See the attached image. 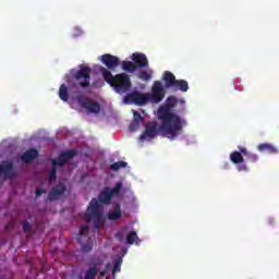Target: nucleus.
<instances>
[{"instance_id":"23","label":"nucleus","mask_w":279,"mask_h":279,"mask_svg":"<svg viewBox=\"0 0 279 279\" xmlns=\"http://www.w3.org/2000/svg\"><path fill=\"white\" fill-rule=\"evenodd\" d=\"M138 234H136V231H131L128 233L126 235V243L129 245H134V243H136V245H138Z\"/></svg>"},{"instance_id":"38","label":"nucleus","mask_w":279,"mask_h":279,"mask_svg":"<svg viewBox=\"0 0 279 279\" xmlns=\"http://www.w3.org/2000/svg\"><path fill=\"white\" fill-rule=\"evenodd\" d=\"M106 274H108V271H107V270H102V271H100V278H104V277L106 276Z\"/></svg>"},{"instance_id":"24","label":"nucleus","mask_w":279,"mask_h":279,"mask_svg":"<svg viewBox=\"0 0 279 279\" xmlns=\"http://www.w3.org/2000/svg\"><path fill=\"white\" fill-rule=\"evenodd\" d=\"M59 97L62 101H69V89L62 84L59 88Z\"/></svg>"},{"instance_id":"30","label":"nucleus","mask_w":279,"mask_h":279,"mask_svg":"<svg viewBox=\"0 0 279 279\" xmlns=\"http://www.w3.org/2000/svg\"><path fill=\"white\" fill-rule=\"evenodd\" d=\"M133 121L135 123H141L142 121H144V118L138 111H133Z\"/></svg>"},{"instance_id":"18","label":"nucleus","mask_w":279,"mask_h":279,"mask_svg":"<svg viewBox=\"0 0 279 279\" xmlns=\"http://www.w3.org/2000/svg\"><path fill=\"white\" fill-rule=\"evenodd\" d=\"M239 151H241V154L243 156H245L246 160L248 162H258V155L254 154V153H250L247 150V148L243 147V146H238Z\"/></svg>"},{"instance_id":"2","label":"nucleus","mask_w":279,"mask_h":279,"mask_svg":"<svg viewBox=\"0 0 279 279\" xmlns=\"http://www.w3.org/2000/svg\"><path fill=\"white\" fill-rule=\"evenodd\" d=\"M100 72L105 82L110 84L119 95H124V93L132 90V80H130V75L125 73L112 75V72L104 66L100 68Z\"/></svg>"},{"instance_id":"19","label":"nucleus","mask_w":279,"mask_h":279,"mask_svg":"<svg viewBox=\"0 0 279 279\" xmlns=\"http://www.w3.org/2000/svg\"><path fill=\"white\" fill-rule=\"evenodd\" d=\"M258 151L262 153H267V154H276L278 151V148H276V146L268 144V143H264V144H259L257 146Z\"/></svg>"},{"instance_id":"22","label":"nucleus","mask_w":279,"mask_h":279,"mask_svg":"<svg viewBox=\"0 0 279 279\" xmlns=\"http://www.w3.org/2000/svg\"><path fill=\"white\" fill-rule=\"evenodd\" d=\"M122 69L128 73H134V71H136L137 68H136V64L132 61H123Z\"/></svg>"},{"instance_id":"32","label":"nucleus","mask_w":279,"mask_h":279,"mask_svg":"<svg viewBox=\"0 0 279 279\" xmlns=\"http://www.w3.org/2000/svg\"><path fill=\"white\" fill-rule=\"evenodd\" d=\"M22 228L24 232L29 233L32 230V225H29V221H23Z\"/></svg>"},{"instance_id":"3","label":"nucleus","mask_w":279,"mask_h":279,"mask_svg":"<svg viewBox=\"0 0 279 279\" xmlns=\"http://www.w3.org/2000/svg\"><path fill=\"white\" fill-rule=\"evenodd\" d=\"M84 219L87 222L94 221V227L96 230L101 228V223H104V213L101 211V204H99L97 198H93L89 202Z\"/></svg>"},{"instance_id":"21","label":"nucleus","mask_w":279,"mask_h":279,"mask_svg":"<svg viewBox=\"0 0 279 279\" xmlns=\"http://www.w3.org/2000/svg\"><path fill=\"white\" fill-rule=\"evenodd\" d=\"M230 160L233 165H241L245 162V158H243L241 151L236 150L230 154Z\"/></svg>"},{"instance_id":"8","label":"nucleus","mask_w":279,"mask_h":279,"mask_svg":"<svg viewBox=\"0 0 279 279\" xmlns=\"http://www.w3.org/2000/svg\"><path fill=\"white\" fill-rule=\"evenodd\" d=\"M76 100L82 108L92 114H99V112H101V105L90 98L85 97L84 95L76 96Z\"/></svg>"},{"instance_id":"13","label":"nucleus","mask_w":279,"mask_h":279,"mask_svg":"<svg viewBox=\"0 0 279 279\" xmlns=\"http://www.w3.org/2000/svg\"><path fill=\"white\" fill-rule=\"evenodd\" d=\"M101 62L109 69V71H114V69L121 64V59L117 56L106 53L101 56Z\"/></svg>"},{"instance_id":"37","label":"nucleus","mask_w":279,"mask_h":279,"mask_svg":"<svg viewBox=\"0 0 279 279\" xmlns=\"http://www.w3.org/2000/svg\"><path fill=\"white\" fill-rule=\"evenodd\" d=\"M110 269H112V264H110V263H108V264H106V266H105V270H110Z\"/></svg>"},{"instance_id":"26","label":"nucleus","mask_w":279,"mask_h":279,"mask_svg":"<svg viewBox=\"0 0 279 279\" xmlns=\"http://www.w3.org/2000/svg\"><path fill=\"white\" fill-rule=\"evenodd\" d=\"M137 77L144 82H149V80H151V72L149 73L147 71H140Z\"/></svg>"},{"instance_id":"17","label":"nucleus","mask_w":279,"mask_h":279,"mask_svg":"<svg viewBox=\"0 0 279 279\" xmlns=\"http://www.w3.org/2000/svg\"><path fill=\"white\" fill-rule=\"evenodd\" d=\"M113 208L114 210L109 211L107 214L109 221H117L118 219H121V217L123 216V211H121V204L116 203L113 205Z\"/></svg>"},{"instance_id":"35","label":"nucleus","mask_w":279,"mask_h":279,"mask_svg":"<svg viewBox=\"0 0 279 279\" xmlns=\"http://www.w3.org/2000/svg\"><path fill=\"white\" fill-rule=\"evenodd\" d=\"M44 193H47V191L38 187L35 192V197H40V195H43Z\"/></svg>"},{"instance_id":"10","label":"nucleus","mask_w":279,"mask_h":279,"mask_svg":"<svg viewBox=\"0 0 279 279\" xmlns=\"http://www.w3.org/2000/svg\"><path fill=\"white\" fill-rule=\"evenodd\" d=\"M158 133L162 134V136H166L167 138V134H165L162 130H160V125L158 126L157 122L149 121L146 123L145 131L140 136V140L145 141L147 138H156L158 136Z\"/></svg>"},{"instance_id":"6","label":"nucleus","mask_w":279,"mask_h":279,"mask_svg":"<svg viewBox=\"0 0 279 279\" xmlns=\"http://www.w3.org/2000/svg\"><path fill=\"white\" fill-rule=\"evenodd\" d=\"M71 73L74 80L78 82L77 86H81V88H88L90 86V73H93L90 68L82 65L78 71H72Z\"/></svg>"},{"instance_id":"7","label":"nucleus","mask_w":279,"mask_h":279,"mask_svg":"<svg viewBox=\"0 0 279 279\" xmlns=\"http://www.w3.org/2000/svg\"><path fill=\"white\" fill-rule=\"evenodd\" d=\"M122 189H123V182L116 183L114 187L112 189L108 186L105 187L98 195V199L100 204H105L106 206H108V204L112 202V198L119 195V193H121Z\"/></svg>"},{"instance_id":"36","label":"nucleus","mask_w":279,"mask_h":279,"mask_svg":"<svg viewBox=\"0 0 279 279\" xmlns=\"http://www.w3.org/2000/svg\"><path fill=\"white\" fill-rule=\"evenodd\" d=\"M116 239H118V241H120V242H123V233L118 232V233L116 234Z\"/></svg>"},{"instance_id":"5","label":"nucleus","mask_w":279,"mask_h":279,"mask_svg":"<svg viewBox=\"0 0 279 279\" xmlns=\"http://www.w3.org/2000/svg\"><path fill=\"white\" fill-rule=\"evenodd\" d=\"M146 94L149 104H160L167 95V87L162 85V82L155 81L151 85L150 93Z\"/></svg>"},{"instance_id":"28","label":"nucleus","mask_w":279,"mask_h":279,"mask_svg":"<svg viewBox=\"0 0 279 279\" xmlns=\"http://www.w3.org/2000/svg\"><path fill=\"white\" fill-rule=\"evenodd\" d=\"M95 276H97V266H93L86 271L85 279H95Z\"/></svg>"},{"instance_id":"33","label":"nucleus","mask_w":279,"mask_h":279,"mask_svg":"<svg viewBox=\"0 0 279 279\" xmlns=\"http://www.w3.org/2000/svg\"><path fill=\"white\" fill-rule=\"evenodd\" d=\"M140 125H141V123L133 121V122L130 124V126H129L130 132H136V130H138Z\"/></svg>"},{"instance_id":"12","label":"nucleus","mask_w":279,"mask_h":279,"mask_svg":"<svg viewBox=\"0 0 279 279\" xmlns=\"http://www.w3.org/2000/svg\"><path fill=\"white\" fill-rule=\"evenodd\" d=\"M1 175H3L5 180H13V178H16L14 163L12 161L3 160L0 162V178Z\"/></svg>"},{"instance_id":"9","label":"nucleus","mask_w":279,"mask_h":279,"mask_svg":"<svg viewBox=\"0 0 279 279\" xmlns=\"http://www.w3.org/2000/svg\"><path fill=\"white\" fill-rule=\"evenodd\" d=\"M89 228L84 225L80 229V234L76 238L77 243L81 244L83 252L88 253L93 252V238L88 236Z\"/></svg>"},{"instance_id":"15","label":"nucleus","mask_w":279,"mask_h":279,"mask_svg":"<svg viewBox=\"0 0 279 279\" xmlns=\"http://www.w3.org/2000/svg\"><path fill=\"white\" fill-rule=\"evenodd\" d=\"M131 59L133 60L136 69H145L149 66V61L147 60V56L144 53L135 52L132 54Z\"/></svg>"},{"instance_id":"4","label":"nucleus","mask_w":279,"mask_h":279,"mask_svg":"<svg viewBox=\"0 0 279 279\" xmlns=\"http://www.w3.org/2000/svg\"><path fill=\"white\" fill-rule=\"evenodd\" d=\"M162 82L165 83V88L167 90H172V93H186L189 90V82L184 80H177L172 72L166 71L162 75Z\"/></svg>"},{"instance_id":"11","label":"nucleus","mask_w":279,"mask_h":279,"mask_svg":"<svg viewBox=\"0 0 279 279\" xmlns=\"http://www.w3.org/2000/svg\"><path fill=\"white\" fill-rule=\"evenodd\" d=\"M124 104H134L135 106H145L149 104V97L147 93L143 94L141 92H132L124 96Z\"/></svg>"},{"instance_id":"27","label":"nucleus","mask_w":279,"mask_h":279,"mask_svg":"<svg viewBox=\"0 0 279 279\" xmlns=\"http://www.w3.org/2000/svg\"><path fill=\"white\" fill-rule=\"evenodd\" d=\"M123 263V259L120 257L116 260L113 268H112V276L114 277L116 274H119L121 271V265Z\"/></svg>"},{"instance_id":"29","label":"nucleus","mask_w":279,"mask_h":279,"mask_svg":"<svg viewBox=\"0 0 279 279\" xmlns=\"http://www.w3.org/2000/svg\"><path fill=\"white\" fill-rule=\"evenodd\" d=\"M65 165V161H63L60 157H58L57 159H52V167H54L56 169H58V167L62 168Z\"/></svg>"},{"instance_id":"20","label":"nucleus","mask_w":279,"mask_h":279,"mask_svg":"<svg viewBox=\"0 0 279 279\" xmlns=\"http://www.w3.org/2000/svg\"><path fill=\"white\" fill-rule=\"evenodd\" d=\"M75 156H77V150L70 149L61 153L59 158H61L62 161L66 163L69 160H72V158H75Z\"/></svg>"},{"instance_id":"14","label":"nucleus","mask_w":279,"mask_h":279,"mask_svg":"<svg viewBox=\"0 0 279 279\" xmlns=\"http://www.w3.org/2000/svg\"><path fill=\"white\" fill-rule=\"evenodd\" d=\"M66 193V184L59 183L54 185L48 194L49 202H56Z\"/></svg>"},{"instance_id":"1","label":"nucleus","mask_w":279,"mask_h":279,"mask_svg":"<svg viewBox=\"0 0 279 279\" xmlns=\"http://www.w3.org/2000/svg\"><path fill=\"white\" fill-rule=\"evenodd\" d=\"M179 101L182 105L185 104L184 99L179 100L175 96H168L165 105L160 106L157 111V117L161 121L160 130L170 141H175L184 132V126L186 125V120L181 119L178 113L171 111L178 106Z\"/></svg>"},{"instance_id":"34","label":"nucleus","mask_w":279,"mask_h":279,"mask_svg":"<svg viewBox=\"0 0 279 279\" xmlns=\"http://www.w3.org/2000/svg\"><path fill=\"white\" fill-rule=\"evenodd\" d=\"M238 171H248V168L245 163L238 165Z\"/></svg>"},{"instance_id":"16","label":"nucleus","mask_w":279,"mask_h":279,"mask_svg":"<svg viewBox=\"0 0 279 279\" xmlns=\"http://www.w3.org/2000/svg\"><path fill=\"white\" fill-rule=\"evenodd\" d=\"M36 158H38V150L36 148H29L21 156L22 162H25L26 165L32 162V160H36Z\"/></svg>"},{"instance_id":"31","label":"nucleus","mask_w":279,"mask_h":279,"mask_svg":"<svg viewBox=\"0 0 279 279\" xmlns=\"http://www.w3.org/2000/svg\"><path fill=\"white\" fill-rule=\"evenodd\" d=\"M57 173H58V168H56L54 166H52L51 170H50V181H53L57 179Z\"/></svg>"},{"instance_id":"25","label":"nucleus","mask_w":279,"mask_h":279,"mask_svg":"<svg viewBox=\"0 0 279 279\" xmlns=\"http://www.w3.org/2000/svg\"><path fill=\"white\" fill-rule=\"evenodd\" d=\"M125 167H128V162L125 161H118V162H114L110 166V169L112 171H119V169H125Z\"/></svg>"}]
</instances>
